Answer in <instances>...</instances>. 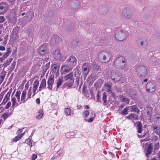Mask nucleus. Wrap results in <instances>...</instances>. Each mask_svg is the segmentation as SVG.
<instances>
[{
	"label": "nucleus",
	"instance_id": "25",
	"mask_svg": "<svg viewBox=\"0 0 160 160\" xmlns=\"http://www.w3.org/2000/svg\"><path fill=\"white\" fill-rule=\"evenodd\" d=\"M152 109L150 108H147V112L146 116L148 119H150L151 118V112H152Z\"/></svg>",
	"mask_w": 160,
	"mask_h": 160
},
{
	"label": "nucleus",
	"instance_id": "11",
	"mask_svg": "<svg viewBox=\"0 0 160 160\" xmlns=\"http://www.w3.org/2000/svg\"><path fill=\"white\" fill-rule=\"evenodd\" d=\"M147 91L149 92H152L155 90L154 84L151 82H148L146 85Z\"/></svg>",
	"mask_w": 160,
	"mask_h": 160
},
{
	"label": "nucleus",
	"instance_id": "57",
	"mask_svg": "<svg viewBox=\"0 0 160 160\" xmlns=\"http://www.w3.org/2000/svg\"><path fill=\"white\" fill-rule=\"evenodd\" d=\"M12 38L13 39H16V36H13L12 37Z\"/></svg>",
	"mask_w": 160,
	"mask_h": 160
},
{
	"label": "nucleus",
	"instance_id": "9",
	"mask_svg": "<svg viewBox=\"0 0 160 160\" xmlns=\"http://www.w3.org/2000/svg\"><path fill=\"white\" fill-rule=\"evenodd\" d=\"M28 87L29 84L27 83L25 85V89L23 91L21 95V103H24L27 101V100H25V98L27 95L26 90L28 89Z\"/></svg>",
	"mask_w": 160,
	"mask_h": 160
},
{
	"label": "nucleus",
	"instance_id": "51",
	"mask_svg": "<svg viewBox=\"0 0 160 160\" xmlns=\"http://www.w3.org/2000/svg\"><path fill=\"white\" fill-rule=\"evenodd\" d=\"M15 64L16 62H13L11 66V68L13 69L15 67Z\"/></svg>",
	"mask_w": 160,
	"mask_h": 160
},
{
	"label": "nucleus",
	"instance_id": "48",
	"mask_svg": "<svg viewBox=\"0 0 160 160\" xmlns=\"http://www.w3.org/2000/svg\"><path fill=\"white\" fill-rule=\"evenodd\" d=\"M37 158V155L36 154H33L32 156V160H35Z\"/></svg>",
	"mask_w": 160,
	"mask_h": 160
},
{
	"label": "nucleus",
	"instance_id": "41",
	"mask_svg": "<svg viewBox=\"0 0 160 160\" xmlns=\"http://www.w3.org/2000/svg\"><path fill=\"white\" fill-rule=\"evenodd\" d=\"M11 105V103L10 101H9L7 103L6 105L4 108V110H6L9 108Z\"/></svg>",
	"mask_w": 160,
	"mask_h": 160
},
{
	"label": "nucleus",
	"instance_id": "62",
	"mask_svg": "<svg viewBox=\"0 0 160 160\" xmlns=\"http://www.w3.org/2000/svg\"><path fill=\"white\" fill-rule=\"evenodd\" d=\"M146 141V140H145V139H144V140L141 139V142H143V141Z\"/></svg>",
	"mask_w": 160,
	"mask_h": 160
},
{
	"label": "nucleus",
	"instance_id": "32",
	"mask_svg": "<svg viewBox=\"0 0 160 160\" xmlns=\"http://www.w3.org/2000/svg\"><path fill=\"white\" fill-rule=\"evenodd\" d=\"M32 88L30 87L29 89V90L28 92V94H27V99H29L31 97H32Z\"/></svg>",
	"mask_w": 160,
	"mask_h": 160
},
{
	"label": "nucleus",
	"instance_id": "20",
	"mask_svg": "<svg viewBox=\"0 0 160 160\" xmlns=\"http://www.w3.org/2000/svg\"><path fill=\"white\" fill-rule=\"evenodd\" d=\"M130 13L129 11H128L127 9H124L123 10L122 14L125 18H130Z\"/></svg>",
	"mask_w": 160,
	"mask_h": 160
},
{
	"label": "nucleus",
	"instance_id": "4",
	"mask_svg": "<svg viewBox=\"0 0 160 160\" xmlns=\"http://www.w3.org/2000/svg\"><path fill=\"white\" fill-rule=\"evenodd\" d=\"M137 72L140 77H144L147 73V69L143 66H139L137 69Z\"/></svg>",
	"mask_w": 160,
	"mask_h": 160
},
{
	"label": "nucleus",
	"instance_id": "14",
	"mask_svg": "<svg viewBox=\"0 0 160 160\" xmlns=\"http://www.w3.org/2000/svg\"><path fill=\"white\" fill-rule=\"evenodd\" d=\"M54 57L56 60L61 61L62 60V58L59 52L56 51L54 55Z\"/></svg>",
	"mask_w": 160,
	"mask_h": 160
},
{
	"label": "nucleus",
	"instance_id": "37",
	"mask_svg": "<svg viewBox=\"0 0 160 160\" xmlns=\"http://www.w3.org/2000/svg\"><path fill=\"white\" fill-rule=\"evenodd\" d=\"M105 90L107 92H110L111 91V85L109 84H105Z\"/></svg>",
	"mask_w": 160,
	"mask_h": 160
},
{
	"label": "nucleus",
	"instance_id": "52",
	"mask_svg": "<svg viewBox=\"0 0 160 160\" xmlns=\"http://www.w3.org/2000/svg\"><path fill=\"white\" fill-rule=\"evenodd\" d=\"M36 102L38 104H40V99L39 98H37L36 100Z\"/></svg>",
	"mask_w": 160,
	"mask_h": 160
},
{
	"label": "nucleus",
	"instance_id": "16",
	"mask_svg": "<svg viewBox=\"0 0 160 160\" xmlns=\"http://www.w3.org/2000/svg\"><path fill=\"white\" fill-rule=\"evenodd\" d=\"M152 149V146L150 144H149L148 146L147 147L146 156L147 158H149L148 156L151 153Z\"/></svg>",
	"mask_w": 160,
	"mask_h": 160
},
{
	"label": "nucleus",
	"instance_id": "44",
	"mask_svg": "<svg viewBox=\"0 0 160 160\" xmlns=\"http://www.w3.org/2000/svg\"><path fill=\"white\" fill-rule=\"evenodd\" d=\"M37 88H34L33 87V88H32V97H33L35 94L36 93V91L37 90Z\"/></svg>",
	"mask_w": 160,
	"mask_h": 160
},
{
	"label": "nucleus",
	"instance_id": "42",
	"mask_svg": "<svg viewBox=\"0 0 160 160\" xmlns=\"http://www.w3.org/2000/svg\"><path fill=\"white\" fill-rule=\"evenodd\" d=\"M52 67L53 70H54L55 71H58L59 69V67L56 64H54L53 65Z\"/></svg>",
	"mask_w": 160,
	"mask_h": 160
},
{
	"label": "nucleus",
	"instance_id": "31",
	"mask_svg": "<svg viewBox=\"0 0 160 160\" xmlns=\"http://www.w3.org/2000/svg\"><path fill=\"white\" fill-rule=\"evenodd\" d=\"M39 114L36 116V118L40 119L42 118L43 115V111L42 109H40L38 111Z\"/></svg>",
	"mask_w": 160,
	"mask_h": 160
},
{
	"label": "nucleus",
	"instance_id": "64",
	"mask_svg": "<svg viewBox=\"0 0 160 160\" xmlns=\"http://www.w3.org/2000/svg\"><path fill=\"white\" fill-rule=\"evenodd\" d=\"M148 79L147 78L145 79L144 80V82H147V81Z\"/></svg>",
	"mask_w": 160,
	"mask_h": 160
},
{
	"label": "nucleus",
	"instance_id": "40",
	"mask_svg": "<svg viewBox=\"0 0 160 160\" xmlns=\"http://www.w3.org/2000/svg\"><path fill=\"white\" fill-rule=\"evenodd\" d=\"M128 108H124L122 110L121 114L122 115H126L128 114Z\"/></svg>",
	"mask_w": 160,
	"mask_h": 160
},
{
	"label": "nucleus",
	"instance_id": "23",
	"mask_svg": "<svg viewBox=\"0 0 160 160\" xmlns=\"http://www.w3.org/2000/svg\"><path fill=\"white\" fill-rule=\"evenodd\" d=\"M70 68L68 66L64 65L62 68L61 70L62 72H64L65 73L68 72L70 70Z\"/></svg>",
	"mask_w": 160,
	"mask_h": 160
},
{
	"label": "nucleus",
	"instance_id": "19",
	"mask_svg": "<svg viewBox=\"0 0 160 160\" xmlns=\"http://www.w3.org/2000/svg\"><path fill=\"white\" fill-rule=\"evenodd\" d=\"M12 52L11 49V48H7V52L5 53L2 57V58L5 59L7 58L11 54Z\"/></svg>",
	"mask_w": 160,
	"mask_h": 160
},
{
	"label": "nucleus",
	"instance_id": "43",
	"mask_svg": "<svg viewBox=\"0 0 160 160\" xmlns=\"http://www.w3.org/2000/svg\"><path fill=\"white\" fill-rule=\"evenodd\" d=\"M89 111L88 110H85L83 112V114H84V117H87L88 116L89 114Z\"/></svg>",
	"mask_w": 160,
	"mask_h": 160
},
{
	"label": "nucleus",
	"instance_id": "49",
	"mask_svg": "<svg viewBox=\"0 0 160 160\" xmlns=\"http://www.w3.org/2000/svg\"><path fill=\"white\" fill-rule=\"evenodd\" d=\"M39 85V81L38 79H36L34 81L33 85Z\"/></svg>",
	"mask_w": 160,
	"mask_h": 160
},
{
	"label": "nucleus",
	"instance_id": "63",
	"mask_svg": "<svg viewBox=\"0 0 160 160\" xmlns=\"http://www.w3.org/2000/svg\"><path fill=\"white\" fill-rule=\"evenodd\" d=\"M119 107L120 108L122 109V108L123 107V106H122V105H121V106H120Z\"/></svg>",
	"mask_w": 160,
	"mask_h": 160
},
{
	"label": "nucleus",
	"instance_id": "56",
	"mask_svg": "<svg viewBox=\"0 0 160 160\" xmlns=\"http://www.w3.org/2000/svg\"><path fill=\"white\" fill-rule=\"evenodd\" d=\"M38 85H33V87H34V88H37Z\"/></svg>",
	"mask_w": 160,
	"mask_h": 160
},
{
	"label": "nucleus",
	"instance_id": "6",
	"mask_svg": "<svg viewBox=\"0 0 160 160\" xmlns=\"http://www.w3.org/2000/svg\"><path fill=\"white\" fill-rule=\"evenodd\" d=\"M115 38L119 41H122L126 38V35L122 31H117L115 33Z\"/></svg>",
	"mask_w": 160,
	"mask_h": 160
},
{
	"label": "nucleus",
	"instance_id": "18",
	"mask_svg": "<svg viewBox=\"0 0 160 160\" xmlns=\"http://www.w3.org/2000/svg\"><path fill=\"white\" fill-rule=\"evenodd\" d=\"M82 71L83 73L86 75L89 72V69L86 64H84L82 67Z\"/></svg>",
	"mask_w": 160,
	"mask_h": 160
},
{
	"label": "nucleus",
	"instance_id": "61",
	"mask_svg": "<svg viewBox=\"0 0 160 160\" xmlns=\"http://www.w3.org/2000/svg\"><path fill=\"white\" fill-rule=\"evenodd\" d=\"M76 82L77 83V84L78 85V83H79V80H77V81Z\"/></svg>",
	"mask_w": 160,
	"mask_h": 160
},
{
	"label": "nucleus",
	"instance_id": "10",
	"mask_svg": "<svg viewBox=\"0 0 160 160\" xmlns=\"http://www.w3.org/2000/svg\"><path fill=\"white\" fill-rule=\"evenodd\" d=\"M22 129H20L18 131L17 133H18V135L16 136L14 138H13L12 139V141L13 142H16L20 140L22 137L25 134V132H24L22 133Z\"/></svg>",
	"mask_w": 160,
	"mask_h": 160
},
{
	"label": "nucleus",
	"instance_id": "60",
	"mask_svg": "<svg viewBox=\"0 0 160 160\" xmlns=\"http://www.w3.org/2000/svg\"><path fill=\"white\" fill-rule=\"evenodd\" d=\"M97 97L98 99H99V98H100V97L98 94L97 95Z\"/></svg>",
	"mask_w": 160,
	"mask_h": 160
},
{
	"label": "nucleus",
	"instance_id": "53",
	"mask_svg": "<svg viewBox=\"0 0 160 160\" xmlns=\"http://www.w3.org/2000/svg\"><path fill=\"white\" fill-rule=\"evenodd\" d=\"M84 108L85 109H88L89 108V106L88 105H84Z\"/></svg>",
	"mask_w": 160,
	"mask_h": 160
},
{
	"label": "nucleus",
	"instance_id": "55",
	"mask_svg": "<svg viewBox=\"0 0 160 160\" xmlns=\"http://www.w3.org/2000/svg\"><path fill=\"white\" fill-rule=\"evenodd\" d=\"M3 27V24H0V28L2 29Z\"/></svg>",
	"mask_w": 160,
	"mask_h": 160
},
{
	"label": "nucleus",
	"instance_id": "59",
	"mask_svg": "<svg viewBox=\"0 0 160 160\" xmlns=\"http://www.w3.org/2000/svg\"><path fill=\"white\" fill-rule=\"evenodd\" d=\"M158 158L159 160H160V152L158 154Z\"/></svg>",
	"mask_w": 160,
	"mask_h": 160
},
{
	"label": "nucleus",
	"instance_id": "5",
	"mask_svg": "<svg viewBox=\"0 0 160 160\" xmlns=\"http://www.w3.org/2000/svg\"><path fill=\"white\" fill-rule=\"evenodd\" d=\"M111 77L114 81H119L122 78V76L115 71H112L111 72Z\"/></svg>",
	"mask_w": 160,
	"mask_h": 160
},
{
	"label": "nucleus",
	"instance_id": "50",
	"mask_svg": "<svg viewBox=\"0 0 160 160\" xmlns=\"http://www.w3.org/2000/svg\"><path fill=\"white\" fill-rule=\"evenodd\" d=\"M5 50V47L2 46L1 45L0 46V50L2 51H4Z\"/></svg>",
	"mask_w": 160,
	"mask_h": 160
},
{
	"label": "nucleus",
	"instance_id": "21",
	"mask_svg": "<svg viewBox=\"0 0 160 160\" xmlns=\"http://www.w3.org/2000/svg\"><path fill=\"white\" fill-rule=\"evenodd\" d=\"M12 113V111L11 112H7L3 113L1 117H2L4 120H5L8 118L10 116Z\"/></svg>",
	"mask_w": 160,
	"mask_h": 160
},
{
	"label": "nucleus",
	"instance_id": "27",
	"mask_svg": "<svg viewBox=\"0 0 160 160\" xmlns=\"http://www.w3.org/2000/svg\"><path fill=\"white\" fill-rule=\"evenodd\" d=\"M63 78L62 77H60L58 78L57 81V88H58L62 84L63 82Z\"/></svg>",
	"mask_w": 160,
	"mask_h": 160
},
{
	"label": "nucleus",
	"instance_id": "3",
	"mask_svg": "<svg viewBox=\"0 0 160 160\" xmlns=\"http://www.w3.org/2000/svg\"><path fill=\"white\" fill-rule=\"evenodd\" d=\"M64 79L65 81L68 80L69 81L66 82L67 86L70 87L72 86L73 83V75L72 72H71L65 76Z\"/></svg>",
	"mask_w": 160,
	"mask_h": 160
},
{
	"label": "nucleus",
	"instance_id": "36",
	"mask_svg": "<svg viewBox=\"0 0 160 160\" xmlns=\"http://www.w3.org/2000/svg\"><path fill=\"white\" fill-rule=\"evenodd\" d=\"M120 98L121 99H122V102H126L127 103H129V99L128 98L123 97L122 96H121L120 97Z\"/></svg>",
	"mask_w": 160,
	"mask_h": 160
},
{
	"label": "nucleus",
	"instance_id": "28",
	"mask_svg": "<svg viewBox=\"0 0 160 160\" xmlns=\"http://www.w3.org/2000/svg\"><path fill=\"white\" fill-rule=\"evenodd\" d=\"M153 129L155 131V132L157 134L159 135L160 137V128H158L157 126L154 125L152 127Z\"/></svg>",
	"mask_w": 160,
	"mask_h": 160
},
{
	"label": "nucleus",
	"instance_id": "26",
	"mask_svg": "<svg viewBox=\"0 0 160 160\" xmlns=\"http://www.w3.org/2000/svg\"><path fill=\"white\" fill-rule=\"evenodd\" d=\"M131 110L132 112H135L137 113L139 112L140 111L136 105H132L130 107Z\"/></svg>",
	"mask_w": 160,
	"mask_h": 160
},
{
	"label": "nucleus",
	"instance_id": "58",
	"mask_svg": "<svg viewBox=\"0 0 160 160\" xmlns=\"http://www.w3.org/2000/svg\"><path fill=\"white\" fill-rule=\"evenodd\" d=\"M7 1L10 2H12L14 1L15 0H7Z\"/></svg>",
	"mask_w": 160,
	"mask_h": 160
},
{
	"label": "nucleus",
	"instance_id": "30",
	"mask_svg": "<svg viewBox=\"0 0 160 160\" xmlns=\"http://www.w3.org/2000/svg\"><path fill=\"white\" fill-rule=\"evenodd\" d=\"M16 14L15 10L14 9L11 10L10 12V18L13 19L14 18Z\"/></svg>",
	"mask_w": 160,
	"mask_h": 160
},
{
	"label": "nucleus",
	"instance_id": "29",
	"mask_svg": "<svg viewBox=\"0 0 160 160\" xmlns=\"http://www.w3.org/2000/svg\"><path fill=\"white\" fill-rule=\"evenodd\" d=\"M135 115H136V114H134L131 113L127 117V118L128 119L133 120V122H134V120H137L138 119L137 118H135Z\"/></svg>",
	"mask_w": 160,
	"mask_h": 160
},
{
	"label": "nucleus",
	"instance_id": "8",
	"mask_svg": "<svg viewBox=\"0 0 160 160\" xmlns=\"http://www.w3.org/2000/svg\"><path fill=\"white\" fill-rule=\"evenodd\" d=\"M77 60L74 56H71L67 60L66 62L71 67L74 66L77 62Z\"/></svg>",
	"mask_w": 160,
	"mask_h": 160
},
{
	"label": "nucleus",
	"instance_id": "24",
	"mask_svg": "<svg viewBox=\"0 0 160 160\" xmlns=\"http://www.w3.org/2000/svg\"><path fill=\"white\" fill-rule=\"evenodd\" d=\"M11 101L12 102V108L14 109L15 107L18 106V103L17 102L16 98L14 97H13L12 98Z\"/></svg>",
	"mask_w": 160,
	"mask_h": 160
},
{
	"label": "nucleus",
	"instance_id": "54",
	"mask_svg": "<svg viewBox=\"0 0 160 160\" xmlns=\"http://www.w3.org/2000/svg\"><path fill=\"white\" fill-rule=\"evenodd\" d=\"M159 119H160V116H159L156 117L155 118L156 121L157 122L158 120Z\"/></svg>",
	"mask_w": 160,
	"mask_h": 160
},
{
	"label": "nucleus",
	"instance_id": "7",
	"mask_svg": "<svg viewBox=\"0 0 160 160\" xmlns=\"http://www.w3.org/2000/svg\"><path fill=\"white\" fill-rule=\"evenodd\" d=\"M8 8L7 4L0 0V15L3 14L6 12Z\"/></svg>",
	"mask_w": 160,
	"mask_h": 160
},
{
	"label": "nucleus",
	"instance_id": "38",
	"mask_svg": "<svg viewBox=\"0 0 160 160\" xmlns=\"http://www.w3.org/2000/svg\"><path fill=\"white\" fill-rule=\"evenodd\" d=\"M107 96L106 93L104 92L103 94L102 100L104 102V103L105 104L107 102Z\"/></svg>",
	"mask_w": 160,
	"mask_h": 160
},
{
	"label": "nucleus",
	"instance_id": "2",
	"mask_svg": "<svg viewBox=\"0 0 160 160\" xmlns=\"http://www.w3.org/2000/svg\"><path fill=\"white\" fill-rule=\"evenodd\" d=\"M98 58L100 60L106 63L110 60L111 56L109 52L103 51L98 54Z\"/></svg>",
	"mask_w": 160,
	"mask_h": 160
},
{
	"label": "nucleus",
	"instance_id": "12",
	"mask_svg": "<svg viewBox=\"0 0 160 160\" xmlns=\"http://www.w3.org/2000/svg\"><path fill=\"white\" fill-rule=\"evenodd\" d=\"M54 82V77L52 76L49 77L47 83L48 85V88L50 90L52 89V86Z\"/></svg>",
	"mask_w": 160,
	"mask_h": 160
},
{
	"label": "nucleus",
	"instance_id": "45",
	"mask_svg": "<svg viewBox=\"0 0 160 160\" xmlns=\"http://www.w3.org/2000/svg\"><path fill=\"white\" fill-rule=\"evenodd\" d=\"M6 19L3 16H0V23L3 22Z\"/></svg>",
	"mask_w": 160,
	"mask_h": 160
},
{
	"label": "nucleus",
	"instance_id": "15",
	"mask_svg": "<svg viewBox=\"0 0 160 160\" xmlns=\"http://www.w3.org/2000/svg\"><path fill=\"white\" fill-rule=\"evenodd\" d=\"M47 48L44 45H42L40 48L39 52L41 55H43L45 54Z\"/></svg>",
	"mask_w": 160,
	"mask_h": 160
},
{
	"label": "nucleus",
	"instance_id": "34",
	"mask_svg": "<svg viewBox=\"0 0 160 160\" xmlns=\"http://www.w3.org/2000/svg\"><path fill=\"white\" fill-rule=\"evenodd\" d=\"M21 94V92L20 90H17L15 96L17 97L18 102H19L20 101V95Z\"/></svg>",
	"mask_w": 160,
	"mask_h": 160
},
{
	"label": "nucleus",
	"instance_id": "13",
	"mask_svg": "<svg viewBox=\"0 0 160 160\" xmlns=\"http://www.w3.org/2000/svg\"><path fill=\"white\" fill-rule=\"evenodd\" d=\"M12 90H10L7 94L5 95L2 102L0 104V106L5 105L9 99V97L12 92Z\"/></svg>",
	"mask_w": 160,
	"mask_h": 160
},
{
	"label": "nucleus",
	"instance_id": "33",
	"mask_svg": "<svg viewBox=\"0 0 160 160\" xmlns=\"http://www.w3.org/2000/svg\"><path fill=\"white\" fill-rule=\"evenodd\" d=\"M65 112L67 116H69L71 115L72 110L70 108H67L65 109Z\"/></svg>",
	"mask_w": 160,
	"mask_h": 160
},
{
	"label": "nucleus",
	"instance_id": "1",
	"mask_svg": "<svg viewBox=\"0 0 160 160\" xmlns=\"http://www.w3.org/2000/svg\"><path fill=\"white\" fill-rule=\"evenodd\" d=\"M125 59L122 57L117 58L114 61L113 66L115 68L118 69H122L125 66Z\"/></svg>",
	"mask_w": 160,
	"mask_h": 160
},
{
	"label": "nucleus",
	"instance_id": "39",
	"mask_svg": "<svg viewBox=\"0 0 160 160\" xmlns=\"http://www.w3.org/2000/svg\"><path fill=\"white\" fill-rule=\"evenodd\" d=\"M25 142L28 144L29 145L31 146V147L32 146V142L30 139L28 138L25 141Z\"/></svg>",
	"mask_w": 160,
	"mask_h": 160
},
{
	"label": "nucleus",
	"instance_id": "22",
	"mask_svg": "<svg viewBox=\"0 0 160 160\" xmlns=\"http://www.w3.org/2000/svg\"><path fill=\"white\" fill-rule=\"evenodd\" d=\"M136 123H138L137 129L139 133H141L142 131V126L141 122L138 121Z\"/></svg>",
	"mask_w": 160,
	"mask_h": 160
},
{
	"label": "nucleus",
	"instance_id": "17",
	"mask_svg": "<svg viewBox=\"0 0 160 160\" xmlns=\"http://www.w3.org/2000/svg\"><path fill=\"white\" fill-rule=\"evenodd\" d=\"M46 81L45 78L43 79L40 83V86L39 87V89H38V92L39 91H40L42 89V88H44L46 87Z\"/></svg>",
	"mask_w": 160,
	"mask_h": 160
},
{
	"label": "nucleus",
	"instance_id": "46",
	"mask_svg": "<svg viewBox=\"0 0 160 160\" xmlns=\"http://www.w3.org/2000/svg\"><path fill=\"white\" fill-rule=\"evenodd\" d=\"M154 149L155 150H157L159 149V144L158 143H156L154 145Z\"/></svg>",
	"mask_w": 160,
	"mask_h": 160
},
{
	"label": "nucleus",
	"instance_id": "47",
	"mask_svg": "<svg viewBox=\"0 0 160 160\" xmlns=\"http://www.w3.org/2000/svg\"><path fill=\"white\" fill-rule=\"evenodd\" d=\"M96 115L95 114H94V116L93 117L91 118H90L89 119H88V122H92L93 120L95 118V117Z\"/></svg>",
	"mask_w": 160,
	"mask_h": 160
},
{
	"label": "nucleus",
	"instance_id": "35",
	"mask_svg": "<svg viewBox=\"0 0 160 160\" xmlns=\"http://www.w3.org/2000/svg\"><path fill=\"white\" fill-rule=\"evenodd\" d=\"M5 74L4 72H2L0 76V84H1L4 79Z\"/></svg>",
	"mask_w": 160,
	"mask_h": 160
}]
</instances>
